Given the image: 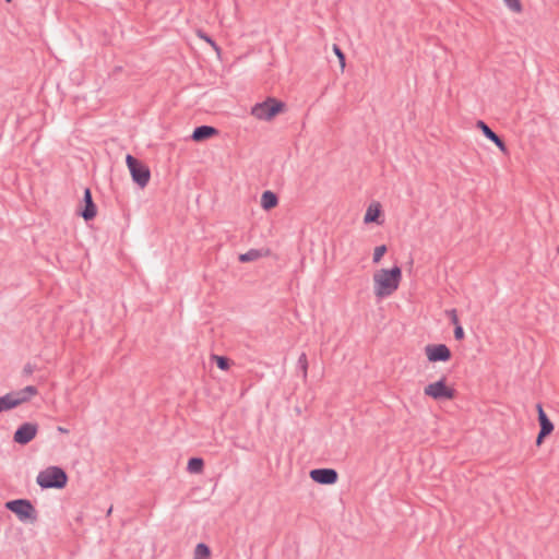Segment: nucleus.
I'll use <instances>...</instances> for the list:
<instances>
[{"mask_svg":"<svg viewBox=\"0 0 559 559\" xmlns=\"http://www.w3.org/2000/svg\"><path fill=\"white\" fill-rule=\"evenodd\" d=\"M402 280V270L400 266L394 265L392 269H382L374 273V294L379 298L392 295L400 285Z\"/></svg>","mask_w":559,"mask_h":559,"instance_id":"f257e3e1","label":"nucleus"},{"mask_svg":"<svg viewBox=\"0 0 559 559\" xmlns=\"http://www.w3.org/2000/svg\"><path fill=\"white\" fill-rule=\"evenodd\" d=\"M36 481L43 489H62L68 484V475L64 469L59 466H49L39 472Z\"/></svg>","mask_w":559,"mask_h":559,"instance_id":"f03ea898","label":"nucleus"},{"mask_svg":"<svg viewBox=\"0 0 559 559\" xmlns=\"http://www.w3.org/2000/svg\"><path fill=\"white\" fill-rule=\"evenodd\" d=\"M5 509L14 513L21 522L34 524L38 520V513L31 500L14 499L4 504Z\"/></svg>","mask_w":559,"mask_h":559,"instance_id":"7ed1b4c3","label":"nucleus"},{"mask_svg":"<svg viewBox=\"0 0 559 559\" xmlns=\"http://www.w3.org/2000/svg\"><path fill=\"white\" fill-rule=\"evenodd\" d=\"M285 109V103L275 98L267 97L264 102L255 104L251 109V115L259 120L270 121Z\"/></svg>","mask_w":559,"mask_h":559,"instance_id":"20e7f679","label":"nucleus"},{"mask_svg":"<svg viewBox=\"0 0 559 559\" xmlns=\"http://www.w3.org/2000/svg\"><path fill=\"white\" fill-rule=\"evenodd\" d=\"M126 163L133 182L136 183L142 189L145 188L151 179L150 168L143 162L132 156L131 154H128L126 156Z\"/></svg>","mask_w":559,"mask_h":559,"instance_id":"39448f33","label":"nucleus"},{"mask_svg":"<svg viewBox=\"0 0 559 559\" xmlns=\"http://www.w3.org/2000/svg\"><path fill=\"white\" fill-rule=\"evenodd\" d=\"M424 393L436 401L453 400L456 395L455 389L447 384L445 377L433 383H429L425 386Z\"/></svg>","mask_w":559,"mask_h":559,"instance_id":"423d86ee","label":"nucleus"},{"mask_svg":"<svg viewBox=\"0 0 559 559\" xmlns=\"http://www.w3.org/2000/svg\"><path fill=\"white\" fill-rule=\"evenodd\" d=\"M38 425L36 423H23L17 427L13 435V441L21 445L28 444L37 435Z\"/></svg>","mask_w":559,"mask_h":559,"instance_id":"0eeeda50","label":"nucleus"},{"mask_svg":"<svg viewBox=\"0 0 559 559\" xmlns=\"http://www.w3.org/2000/svg\"><path fill=\"white\" fill-rule=\"evenodd\" d=\"M425 353L430 362H445L452 357V353L445 344H429L425 347Z\"/></svg>","mask_w":559,"mask_h":559,"instance_id":"6e6552de","label":"nucleus"},{"mask_svg":"<svg viewBox=\"0 0 559 559\" xmlns=\"http://www.w3.org/2000/svg\"><path fill=\"white\" fill-rule=\"evenodd\" d=\"M310 478L320 485H333L338 479V473L334 468H314L310 471Z\"/></svg>","mask_w":559,"mask_h":559,"instance_id":"1a4fd4ad","label":"nucleus"},{"mask_svg":"<svg viewBox=\"0 0 559 559\" xmlns=\"http://www.w3.org/2000/svg\"><path fill=\"white\" fill-rule=\"evenodd\" d=\"M79 214L84 218L85 222L94 219L97 215V206L93 201L90 188L84 189L82 206L79 211Z\"/></svg>","mask_w":559,"mask_h":559,"instance_id":"9d476101","label":"nucleus"},{"mask_svg":"<svg viewBox=\"0 0 559 559\" xmlns=\"http://www.w3.org/2000/svg\"><path fill=\"white\" fill-rule=\"evenodd\" d=\"M476 127L477 129H479L483 134L488 139L490 140L491 142H493L497 147L504 154L508 153V147L504 143V141L502 140V138H500L495 131H492L490 129V127L483 120H478L476 122Z\"/></svg>","mask_w":559,"mask_h":559,"instance_id":"9b49d317","label":"nucleus"},{"mask_svg":"<svg viewBox=\"0 0 559 559\" xmlns=\"http://www.w3.org/2000/svg\"><path fill=\"white\" fill-rule=\"evenodd\" d=\"M219 133L218 129L212 126L202 124L197 128H194L191 139L194 142H203L205 140H209Z\"/></svg>","mask_w":559,"mask_h":559,"instance_id":"f8f14e48","label":"nucleus"},{"mask_svg":"<svg viewBox=\"0 0 559 559\" xmlns=\"http://www.w3.org/2000/svg\"><path fill=\"white\" fill-rule=\"evenodd\" d=\"M536 409H537V419H538V424L540 427L539 431H542L543 433L546 432L548 435H551L555 429V426H554L552 421L549 419V417L547 416V414L545 413L543 405L540 403L536 404Z\"/></svg>","mask_w":559,"mask_h":559,"instance_id":"ddd939ff","label":"nucleus"},{"mask_svg":"<svg viewBox=\"0 0 559 559\" xmlns=\"http://www.w3.org/2000/svg\"><path fill=\"white\" fill-rule=\"evenodd\" d=\"M278 204V197L271 190H265L261 195V206L265 211L274 209Z\"/></svg>","mask_w":559,"mask_h":559,"instance_id":"4468645a","label":"nucleus"},{"mask_svg":"<svg viewBox=\"0 0 559 559\" xmlns=\"http://www.w3.org/2000/svg\"><path fill=\"white\" fill-rule=\"evenodd\" d=\"M382 214L381 205L379 203L370 204L366 211L364 222L366 224L369 223H379V217Z\"/></svg>","mask_w":559,"mask_h":559,"instance_id":"2eb2a0df","label":"nucleus"},{"mask_svg":"<svg viewBox=\"0 0 559 559\" xmlns=\"http://www.w3.org/2000/svg\"><path fill=\"white\" fill-rule=\"evenodd\" d=\"M263 255H264V253H263L262 250H260V249H250L249 251L239 254L238 260L241 263H248V262L257 261L260 258H262Z\"/></svg>","mask_w":559,"mask_h":559,"instance_id":"dca6fc26","label":"nucleus"},{"mask_svg":"<svg viewBox=\"0 0 559 559\" xmlns=\"http://www.w3.org/2000/svg\"><path fill=\"white\" fill-rule=\"evenodd\" d=\"M204 468V460L202 457H191L188 461L187 471L192 474H200Z\"/></svg>","mask_w":559,"mask_h":559,"instance_id":"f3484780","label":"nucleus"},{"mask_svg":"<svg viewBox=\"0 0 559 559\" xmlns=\"http://www.w3.org/2000/svg\"><path fill=\"white\" fill-rule=\"evenodd\" d=\"M14 407H17V403L11 392L0 396V413L10 411Z\"/></svg>","mask_w":559,"mask_h":559,"instance_id":"a211bd4d","label":"nucleus"},{"mask_svg":"<svg viewBox=\"0 0 559 559\" xmlns=\"http://www.w3.org/2000/svg\"><path fill=\"white\" fill-rule=\"evenodd\" d=\"M211 556L210 547L204 543H199L194 550V559H209Z\"/></svg>","mask_w":559,"mask_h":559,"instance_id":"6ab92c4d","label":"nucleus"},{"mask_svg":"<svg viewBox=\"0 0 559 559\" xmlns=\"http://www.w3.org/2000/svg\"><path fill=\"white\" fill-rule=\"evenodd\" d=\"M213 360L215 361L217 368H219L221 370H228L229 367H230V359L226 356H218V355H213L212 356Z\"/></svg>","mask_w":559,"mask_h":559,"instance_id":"aec40b11","label":"nucleus"},{"mask_svg":"<svg viewBox=\"0 0 559 559\" xmlns=\"http://www.w3.org/2000/svg\"><path fill=\"white\" fill-rule=\"evenodd\" d=\"M386 251H388V248L385 245L376 247L374 251H373V257H372L373 263H379Z\"/></svg>","mask_w":559,"mask_h":559,"instance_id":"412c9836","label":"nucleus"},{"mask_svg":"<svg viewBox=\"0 0 559 559\" xmlns=\"http://www.w3.org/2000/svg\"><path fill=\"white\" fill-rule=\"evenodd\" d=\"M297 364H298V367L302 371L304 378H306L307 377V370H308V359H307V355L305 353H301V355L298 358Z\"/></svg>","mask_w":559,"mask_h":559,"instance_id":"4be33fe9","label":"nucleus"},{"mask_svg":"<svg viewBox=\"0 0 559 559\" xmlns=\"http://www.w3.org/2000/svg\"><path fill=\"white\" fill-rule=\"evenodd\" d=\"M506 5L513 12H521L522 11V3L520 0H503Z\"/></svg>","mask_w":559,"mask_h":559,"instance_id":"5701e85b","label":"nucleus"},{"mask_svg":"<svg viewBox=\"0 0 559 559\" xmlns=\"http://www.w3.org/2000/svg\"><path fill=\"white\" fill-rule=\"evenodd\" d=\"M11 393H12L13 397L15 399L17 406L29 401L28 397L23 392V390L13 391Z\"/></svg>","mask_w":559,"mask_h":559,"instance_id":"b1692460","label":"nucleus"},{"mask_svg":"<svg viewBox=\"0 0 559 559\" xmlns=\"http://www.w3.org/2000/svg\"><path fill=\"white\" fill-rule=\"evenodd\" d=\"M333 51L336 55V57L338 58V60H340L341 68L344 69L345 68V60H346L345 53L340 48V46L336 45V44L333 45Z\"/></svg>","mask_w":559,"mask_h":559,"instance_id":"393cba45","label":"nucleus"},{"mask_svg":"<svg viewBox=\"0 0 559 559\" xmlns=\"http://www.w3.org/2000/svg\"><path fill=\"white\" fill-rule=\"evenodd\" d=\"M445 314H447V317L450 319V321H451V323H452L453 325L460 324V321H459V317H457L456 309H449V310H445Z\"/></svg>","mask_w":559,"mask_h":559,"instance_id":"a878e982","label":"nucleus"},{"mask_svg":"<svg viewBox=\"0 0 559 559\" xmlns=\"http://www.w3.org/2000/svg\"><path fill=\"white\" fill-rule=\"evenodd\" d=\"M25 395L31 400L32 396H35L38 394V389L35 385H27L24 389H22Z\"/></svg>","mask_w":559,"mask_h":559,"instance_id":"bb28decb","label":"nucleus"},{"mask_svg":"<svg viewBox=\"0 0 559 559\" xmlns=\"http://www.w3.org/2000/svg\"><path fill=\"white\" fill-rule=\"evenodd\" d=\"M465 336L464 330L461 324L454 325V338L457 341L463 340Z\"/></svg>","mask_w":559,"mask_h":559,"instance_id":"cd10ccee","label":"nucleus"},{"mask_svg":"<svg viewBox=\"0 0 559 559\" xmlns=\"http://www.w3.org/2000/svg\"><path fill=\"white\" fill-rule=\"evenodd\" d=\"M199 35L201 38H203L205 41H207L212 47H214L216 50H218V46L207 34L200 32Z\"/></svg>","mask_w":559,"mask_h":559,"instance_id":"c85d7f7f","label":"nucleus"},{"mask_svg":"<svg viewBox=\"0 0 559 559\" xmlns=\"http://www.w3.org/2000/svg\"><path fill=\"white\" fill-rule=\"evenodd\" d=\"M34 371H35V366L29 362H27L23 368V374L26 377L32 376Z\"/></svg>","mask_w":559,"mask_h":559,"instance_id":"c756f323","label":"nucleus"},{"mask_svg":"<svg viewBox=\"0 0 559 559\" xmlns=\"http://www.w3.org/2000/svg\"><path fill=\"white\" fill-rule=\"evenodd\" d=\"M548 436H549L548 433H546V432L543 433L542 431H539L537 435V438H536V444L539 447L544 442L545 438Z\"/></svg>","mask_w":559,"mask_h":559,"instance_id":"7c9ffc66","label":"nucleus"},{"mask_svg":"<svg viewBox=\"0 0 559 559\" xmlns=\"http://www.w3.org/2000/svg\"><path fill=\"white\" fill-rule=\"evenodd\" d=\"M58 431L61 432V433H68L69 430L67 428H63L61 426L58 427Z\"/></svg>","mask_w":559,"mask_h":559,"instance_id":"2f4dec72","label":"nucleus"},{"mask_svg":"<svg viewBox=\"0 0 559 559\" xmlns=\"http://www.w3.org/2000/svg\"><path fill=\"white\" fill-rule=\"evenodd\" d=\"M111 510H112V508L110 507V508H109V510H108V512H107V514H110V513H111Z\"/></svg>","mask_w":559,"mask_h":559,"instance_id":"473e14b6","label":"nucleus"},{"mask_svg":"<svg viewBox=\"0 0 559 559\" xmlns=\"http://www.w3.org/2000/svg\"><path fill=\"white\" fill-rule=\"evenodd\" d=\"M12 0H5V2L10 3Z\"/></svg>","mask_w":559,"mask_h":559,"instance_id":"72a5a7b5","label":"nucleus"}]
</instances>
